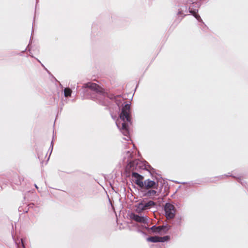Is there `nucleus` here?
Listing matches in <instances>:
<instances>
[{"mask_svg":"<svg viewBox=\"0 0 248 248\" xmlns=\"http://www.w3.org/2000/svg\"><path fill=\"white\" fill-rule=\"evenodd\" d=\"M136 148V146L133 144L131 140H126L125 138V159L127 158V166L129 168L134 167L135 166L138 165L140 169L147 170L151 174L152 178L156 180H151L148 179L144 181V186L146 187H152L154 189H157L159 186L160 180L163 179L160 174L155 172V170L145 160L140 161L137 160L135 157V153L133 151Z\"/></svg>","mask_w":248,"mask_h":248,"instance_id":"1","label":"nucleus"},{"mask_svg":"<svg viewBox=\"0 0 248 248\" xmlns=\"http://www.w3.org/2000/svg\"><path fill=\"white\" fill-rule=\"evenodd\" d=\"M134 93H127V98L125 96V137L126 140H131L130 137V126L132 125V111L130 108L131 102Z\"/></svg>","mask_w":248,"mask_h":248,"instance_id":"2","label":"nucleus"},{"mask_svg":"<svg viewBox=\"0 0 248 248\" xmlns=\"http://www.w3.org/2000/svg\"><path fill=\"white\" fill-rule=\"evenodd\" d=\"M103 95L104 96H107V97L110 98V99H114L115 100V102L119 108V109L121 110V114L120 115L119 118H118L116 121V124L121 131V132L124 133V98L121 96H114L112 94H109L107 93H104Z\"/></svg>","mask_w":248,"mask_h":248,"instance_id":"3","label":"nucleus"},{"mask_svg":"<svg viewBox=\"0 0 248 248\" xmlns=\"http://www.w3.org/2000/svg\"><path fill=\"white\" fill-rule=\"evenodd\" d=\"M156 206V203L153 201L143 199L136 205V210L140 212L143 210H147Z\"/></svg>","mask_w":248,"mask_h":248,"instance_id":"4","label":"nucleus"},{"mask_svg":"<svg viewBox=\"0 0 248 248\" xmlns=\"http://www.w3.org/2000/svg\"><path fill=\"white\" fill-rule=\"evenodd\" d=\"M165 216L168 219L174 217L175 210L174 206L170 202H166L164 206Z\"/></svg>","mask_w":248,"mask_h":248,"instance_id":"5","label":"nucleus"},{"mask_svg":"<svg viewBox=\"0 0 248 248\" xmlns=\"http://www.w3.org/2000/svg\"><path fill=\"white\" fill-rule=\"evenodd\" d=\"M143 179V176L139 174L138 172H134L131 174V180L132 182L140 187L144 186Z\"/></svg>","mask_w":248,"mask_h":248,"instance_id":"6","label":"nucleus"},{"mask_svg":"<svg viewBox=\"0 0 248 248\" xmlns=\"http://www.w3.org/2000/svg\"><path fill=\"white\" fill-rule=\"evenodd\" d=\"M184 3L185 5L181 6V7L178 9L177 15L179 16L178 18L179 22L183 19L184 16L187 15V13H188L187 4H189V1L188 0H185L184 1Z\"/></svg>","mask_w":248,"mask_h":248,"instance_id":"7","label":"nucleus"},{"mask_svg":"<svg viewBox=\"0 0 248 248\" xmlns=\"http://www.w3.org/2000/svg\"><path fill=\"white\" fill-rule=\"evenodd\" d=\"M130 218L136 222L142 223L145 226L148 223V218L147 216H142L141 214H136L131 213L130 215Z\"/></svg>","mask_w":248,"mask_h":248,"instance_id":"8","label":"nucleus"},{"mask_svg":"<svg viewBox=\"0 0 248 248\" xmlns=\"http://www.w3.org/2000/svg\"><path fill=\"white\" fill-rule=\"evenodd\" d=\"M189 6H188V13L192 15L199 22H201L204 24L200 16L198 14V9L195 8V5L192 4Z\"/></svg>","mask_w":248,"mask_h":248,"instance_id":"9","label":"nucleus"},{"mask_svg":"<svg viewBox=\"0 0 248 248\" xmlns=\"http://www.w3.org/2000/svg\"><path fill=\"white\" fill-rule=\"evenodd\" d=\"M85 87L96 91L97 93H102L103 89L96 83L89 82L85 84Z\"/></svg>","mask_w":248,"mask_h":248,"instance_id":"10","label":"nucleus"},{"mask_svg":"<svg viewBox=\"0 0 248 248\" xmlns=\"http://www.w3.org/2000/svg\"><path fill=\"white\" fill-rule=\"evenodd\" d=\"M158 195V192L155 189H148L144 192L143 196L152 198Z\"/></svg>","mask_w":248,"mask_h":248,"instance_id":"11","label":"nucleus"},{"mask_svg":"<svg viewBox=\"0 0 248 248\" xmlns=\"http://www.w3.org/2000/svg\"><path fill=\"white\" fill-rule=\"evenodd\" d=\"M170 229V226L168 225L159 226V234L166 233Z\"/></svg>","mask_w":248,"mask_h":248,"instance_id":"12","label":"nucleus"},{"mask_svg":"<svg viewBox=\"0 0 248 248\" xmlns=\"http://www.w3.org/2000/svg\"><path fill=\"white\" fill-rule=\"evenodd\" d=\"M146 240L147 241L152 243H157L159 241V236H149Z\"/></svg>","mask_w":248,"mask_h":248,"instance_id":"13","label":"nucleus"},{"mask_svg":"<svg viewBox=\"0 0 248 248\" xmlns=\"http://www.w3.org/2000/svg\"><path fill=\"white\" fill-rule=\"evenodd\" d=\"M170 237L169 235H165L162 237L159 236V242L164 243L170 241Z\"/></svg>","mask_w":248,"mask_h":248,"instance_id":"14","label":"nucleus"},{"mask_svg":"<svg viewBox=\"0 0 248 248\" xmlns=\"http://www.w3.org/2000/svg\"><path fill=\"white\" fill-rule=\"evenodd\" d=\"M203 0H199V1H197L196 2H193L192 0H188L189 1V4H194V3L195 4V7L196 8H200L201 6V1H203Z\"/></svg>","mask_w":248,"mask_h":248,"instance_id":"15","label":"nucleus"},{"mask_svg":"<svg viewBox=\"0 0 248 248\" xmlns=\"http://www.w3.org/2000/svg\"><path fill=\"white\" fill-rule=\"evenodd\" d=\"M224 176H225L226 177H231L235 178L236 179H237V181L239 183H240L242 185H243V182H242V180L240 177L235 176L233 174H231V173H230V172L228 173V174H225Z\"/></svg>","mask_w":248,"mask_h":248,"instance_id":"16","label":"nucleus"},{"mask_svg":"<svg viewBox=\"0 0 248 248\" xmlns=\"http://www.w3.org/2000/svg\"><path fill=\"white\" fill-rule=\"evenodd\" d=\"M150 230L154 233H159V226L153 225L150 228Z\"/></svg>","mask_w":248,"mask_h":248,"instance_id":"17","label":"nucleus"},{"mask_svg":"<svg viewBox=\"0 0 248 248\" xmlns=\"http://www.w3.org/2000/svg\"><path fill=\"white\" fill-rule=\"evenodd\" d=\"M64 95L66 97H68L71 95V90L69 88H65L64 90Z\"/></svg>","mask_w":248,"mask_h":248,"instance_id":"18","label":"nucleus"},{"mask_svg":"<svg viewBox=\"0 0 248 248\" xmlns=\"http://www.w3.org/2000/svg\"><path fill=\"white\" fill-rule=\"evenodd\" d=\"M124 175H125V177H127V171L126 170V168H125V173H124Z\"/></svg>","mask_w":248,"mask_h":248,"instance_id":"19","label":"nucleus"},{"mask_svg":"<svg viewBox=\"0 0 248 248\" xmlns=\"http://www.w3.org/2000/svg\"><path fill=\"white\" fill-rule=\"evenodd\" d=\"M218 177L220 178V179H222L223 177V175H221V176H218Z\"/></svg>","mask_w":248,"mask_h":248,"instance_id":"20","label":"nucleus"},{"mask_svg":"<svg viewBox=\"0 0 248 248\" xmlns=\"http://www.w3.org/2000/svg\"><path fill=\"white\" fill-rule=\"evenodd\" d=\"M138 86V84L137 85L136 88H135L134 92H135V91H136V89L137 88Z\"/></svg>","mask_w":248,"mask_h":248,"instance_id":"21","label":"nucleus"},{"mask_svg":"<svg viewBox=\"0 0 248 248\" xmlns=\"http://www.w3.org/2000/svg\"><path fill=\"white\" fill-rule=\"evenodd\" d=\"M35 186L36 188H38V187H37V186L36 185H35Z\"/></svg>","mask_w":248,"mask_h":248,"instance_id":"22","label":"nucleus"},{"mask_svg":"<svg viewBox=\"0 0 248 248\" xmlns=\"http://www.w3.org/2000/svg\"><path fill=\"white\" fill-rule=\"evenodd\" d=\"M124 164H126V162H124ZM125 167L126 168V166H125Z\"/></svg>","mask_w":248,"mask_h":248,"instance_id":"23","label":"nucleus"},{"mask_svg":"<svg viewBox=\"0 0 248 248\" xmlns=\"http://www.w3.org/2000/svg\"><path fill=\"white\" fill-rule=\"evenodd\" d=\"M124 164H126V162H124ZM125 167L126 168V166H125Z\"/></svg>","mask_w":248,"mask_h":248,"instance_id":"24","label":"nucleus"}]
</instances>
